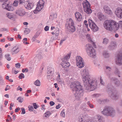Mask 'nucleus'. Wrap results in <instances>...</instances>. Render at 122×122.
<instances>
[{
    "instance_id": "obj_1",
    "label": "nucleus",
    "mask_w": 122,
    "mask_h": 122,
    "mask_svg": "<svg viewBox=\"0 0 122 122\" xmlns=\"http://www.w3.org/2000/svg\"><path fill=\"white\" fill-rule=\"evenodd\" d=\"M81 74L85 89L89 91H92L96 89L97 83L96 81L91 78V76L87 68L81 70Z\"/></svg>"
},
{
    "instance_id": "obj_2",
    "label": "nucleus",
    "mask_w": 122,
    "mask_h": 122,
    "mask_svg": "<svg viewBox=\"0 0 122 122\" xmlns=\"http://www.w3.org/2000/svg\"><path fill=\"white\" fill-rule=\"evenodd\" d=\"M70 86L72 91L75 92V95L76 98L79 99L78 98H80L83 96L82 93L83 92V90L80 82L77 81L72 82Z\"/></svg>"
},
{
    "instance_id": "obj_3",
    "label": "nucleus",
    "mask_w": 122,
    "mask_h": 122,
    "mask_svg": "<svg viewBox=\"0 0 122 122\" xmlns=\"http://www.w3.org/2000/svg\"><path fill=\"white\" fill-rule=\"evenodd\" d=\"M104 27L107 30L112 31L117 30L119 28L118 24L115 21L111 20H105L103 24Z\"/></svg>"
},
{
    "instance_id": "obj_4",
    "label": "nucleus",
    "mask_w": 122,
    "mask_h": 122,
    "mask_svg": "<svg viewBox=\"0 0 122 122\" xmlns=\"http://www.w3.org/2000/svg\"><path fill=\"white\" fill-rule=\"evenodd\" d=\"M108 92L109 94H111V97L114 100L117 99L119 97L117 91L115 88L111 84H109L107 86Z\"/></svg>"
},
{
    "instance_id": "obj_5",
    "label": "nucleus",
    "mask_w": 122,
    "mask_h": 122,
    "mask_svg": "<svg viewBox=\"0 0 122 122\" xmlns=\"http://www.w3.org/2000/svg\"><path fill=\"white\" fill-rule=\"evenodd\" d=\"M66 31L69 33L75 32L76 30L74 21L71 18H70L65 24Z\"/></svg>"
},
{
    "instance_id": "obj_6",
    "label": "nucleus",
    "mask_w": 122,
    "mask_h": 122,
    "mask_svg": "<svg viewBox=\"0 0 122 122\" xmlns=\"http://www.w3.org/2000/svg\"><path fill=\"white\" fill-rule=\"evenodd\" d=\"M101 112L105 115L112 117L113 116L115 113V111L114 109L111 107L108 106L105 107Z\"/></svg>"
},
{
    "instance_id": "obj_7",
    "label": "nucleus",
    "mask_w": 122,
    "mask_h": 122,
    "mask_svg": "<svg viewBox=\"0 0 122 122\" xmlns=\"http://www.w3.org/2000/svg\"><path fill=\"white\" fill-rule=\"evenodd\" d=\"M86 51L88 55L92 58H94L96 55L95 50L91 45L87 44L86 45Z\"/></svg>"
},
{
    "instance_id": "obj_8",
    "label": "nucleus",
    "mask_w": 122,
    "mask_h": 122,
    "mask_svg": "<svg viewBox=\"0 0 122 122\" xmlns=\"http://www.w3.org/2000/svg\"><path fill=\"white\" fill-rule=\"evenodd\" d=\"M122 48L120 51L115 56V62L116 64L118 65L121 66L122 65Z\"/></svg>"
},
{
    "instance_id": "obj_9",
    "label": "nucleus",
    "mask_w": 122,
    "mask_h": 122,
    "mask_svg": "<svg viewBox=\"0 0 122 122\" xmlns=\"http://www.w3.org/2000/svg\"><path fill=\"white\" fill-rule=\"evenodd\" d=\"M86 2H83L82 3L84 10V12L87 14H89L92 12V10L90 8V3L86 0Z\"/></svg>"
},
{
    "instance_id": "obj_10",
    "label": "nucleus",
    "mask_w": 122,
    "mask_h": 122,
    "mask_svg": "<svg viewBox=\"0 0 122 122\" xmlns=\"http://www.w3.org/2000/svg\"><path fill=\"white\" fill-rule=\"evenodd\" d=\"M76 65L77 66L82 68L84 66V61L82 58L79 56H77L76 57Z\"/></svg>"
},
{
    "instance_id": "obj_11",
    "label": "nucleus",
    "mask_w": 122,
    "mask_h": 122,
    "mask_svg": "<svg viewBox=\"0 0 122 122\" xmlns=\"http://www.w3.org/2000/svg\"><path fill=\"white\" fill-rule=\"evenodd\" d=\"M45 2L42 0H40L38 2L37 5L36 9L33 11L35 14H36L37 12L36 10H37L38 11H41L43 8Z\"/></svg>"
},
{
    "instance_id": "obj_12",
    "label": "nucleus",
    "mask_w": 122,
    "mask_h": 122,
    "mask_svg": "<svg viewBox=\"0 0 122 122\" xmlns=\"http://www.w3.org/2000/svg\"><path fill=\"white\" fill-rule=\"evenodd\" d=\"M88 22L89 26L93 31L96 32L98 30V27L92 20L89 19Z\"/></svg>"
},
{
    "instance_id": "obj_13",
    "label": "nucleus",
    "mask_w": 122,
    "mask_h": 122,
    "mask_svg": "<svg viewBox=\"0 0 122 122\" xmlns=\"http://www.w3.org/2000/svg\"><path fill=\"white\" fill-rule=\"evenodd\" d=\"M6 1H4V3L2 4V6L4 9L10 11H12L13 8L9 4H6Z\"/></svg>"
},
{
    "instance_id": "obj_14",
    "label": "nucleus",
    "mask_w": 122,
    "mask_h": 122,
    "mask_svg": "<svg viewBox=\"0 0 122 122\" xmlns=\"http://www.w3.org/2000/svg\"><path fill=\"white\" fill-rule=\"evenodd\" d=\"M103 9L107 14L110 15H112L113 12L110 7L107 5H105L103 7Z\"/></svg>"
},
{
    "instance_id": "obj_15",
    "label": "nucleus",
    "mask_w": 122,
    "mask_h": 122,
    "mask_svg": "<svg viewBox=\"0 0 122 122\" xmlns=\"http://www.w3.org/2000/svg\"><path fill=\"white\" fill-rule=\"evenodd\" d=\"M47 71L48 78L50 79L52 77V75L54 72V69L52 67H48L47 69Z\"/></svg>"
},
{
    "instance_id": "obj_16",
    "label": "nucleus",
    "mask_w": 122,
    "mask_h": 122,
    "mask_svg": "<svg viewBox=\"0 0 122 122\" xmlns=\"http://www.w3.org/2000/svg\"><path fill=\"white\" fill-rule=\"evenodd\" d=\"M115 13L118 17L122 18V9L121 8H117L115 10Z\"/></svg>"
},
{
    "instance_id": "obj_17",
    "label": "nucleus",
    "mask_w": 122,
    "mask_h": 122,
    "mask_svg": "<svg viewBox=\"0 0 122 122\" xmlns=\"http://www.w3.org/2000/svg\"><path fill=\"white\" fill-rule=\"evenodd\" d=\"M83 117L82 114H81L80 117L78 118L79 121L81 122H96L94 119H90L88 121L85 120L84 117Z\"/></svg>"
},
{
    "instance_id": "obj_18",
    "label": "nucleus",
    "mask_w": 122,
    "mask_h": 122,
    "mask_svg": "<svg viewBox=\"0 0 122 122\" xmlns=\"http://www.w3.org/2000/svg\"><path fill=\"white\" fill-rule=\"evenodd\" d=\"M75 19L76 21L79 22L82 20V16L80 13L76 12L75 13Z\"/></svg>"
},
{
    "instance_id": "obj_19",
    "label": "nucleus",
    "mask_w": 122,
    "mask_h": 122,
    "mask_svg": "<svg viewBox=\"0 0 122 122\" xmlns=\"http://www.w3.org/2000/svg\"><path fill=\"white\" fill-rule=\"evenodd\" d=\"M71 53L68 54L64 56L61 59L62 61L61 62H68L69 60L70 57Z\"/></svg>"
},
{
    "instance_id": "obj_20",
    "label": "nucleus",
    "mask_w": 122,
    "mask_h": 122,
    "mask_svg": "<svg viewBox=\"0 0 122 122\" xmlns=\"http://www.w3.org/2000/svg\"><path fill=\"white\" fill-rule=\"evenodd\" d=\"M111 80L112 81L114 82L115 85L116 86H118L120 85V81L116 78L112 77L111 78Z\"/></svg>"
},
{
    "instance_id": "obj_21",
    "label": "nucleus",
    "mask_w": 122,
    "mask_h": 122,
    "mask_svg": "<svg viewBox=\"0 0 122 122\" xmlns=\"http://www.w3.org/2000/svg\"><path fill=\"white\" fill-rule=\"evenodd\" d=\"M20 50L19 48L16 46L14 47L11 49V53L12 54H15L17 53Z\"/></svg>"
},
{
    "instance_id": "obj_22",
    "label": "nucleus",
    "mask_w": 122,
    "mask_h": 122,
    "mask_svg": "<svg viewBox=\"0 0 122 122\" xmlns=\"http://www.w3.org/2000/svg\"><path fill=\"white\" fill-rule=\"evenodd\" d=\"M16 14L20 16H23L25 14L24 10L22 9H19L16 12Z\"/></svg>"
},
{
    "instance_id": "obj_23",
    "label": "nucleus",
    "mask_w": 122,
    "mask_h": 122,
    "mask_svg": "<svg viewBox=\"0 0 122 122\" xmlns=\"http://www.w3.org/2000/svg\"><path fill=\"white\" fill-rule=\"evenodd\" d=\"M59 32L60 31L59 29L58 28H57L56 29V30L54 31V32H51V34L52 35H54L55 36V38H54V39H56L58 38Z\"/></svg>"
},
{
    "instance_id": "obj_24",
    "label": "nucleus",
    "mask_w": 122,
    "mask_h": 122,
    "mask_svg": "<svg viewBox=\"0 0 122 122\" xmlns=\"http://www.w3.org/2000/svg\"><path fill=\"white\" fill-rule=\"evenodd\" d=\"M24 6L27 9L30 10L34 6V4L33 2H29L27 4H25Z\"/></svg>"
},
{
    "instance_id": "obj_25",
    "label": "nucleus",
    "mask_w": 122,
    "mask_h": 122,
    "mask_svg": "<svg viewBox=\"0 0 122 122\" xmlns=\"http://www.w3.org/2000/svg\"><path fill=\"white\" fill-rule=\"evenodd\" d=\"M116 47V42L114 41L112 42L111 44L108 46V48L110 50H112L114 49Z\"/></svg>"
},
{
    "instance_id": "obj_26",
    "label": "nucleus",
    "mask_w": 122,
    "mask_h": 122,
    "mask_svg": "<svg viewBox=\"0 0 122 122\" xmlns=\"http://www.w3.org/2000/svg\"><path fill=\"white\" fill-rule=\"evenodd\" d=\"M6 16L9 18L12 19L14 18V15L12 13H7L6 14Z\"/></svg>"
},
{
    "instance_id": "obj_27",
    "label": "nucleus",
    "mask_w": 122,
    "mask_h": 122,
    "mask_svg": "<svg viewBox=\"0 0 122 122\" xmlns=\"http://www.w3.org/2000/svg\"><path fill=\"white\" fill-rule=\"evenodd\" d=\"M61 65L63 68L69 67L70 65L69 63L68 62H65V63L61 62Z\"/></svg>"
},
{
    "instance_id": "obj_28",
    "label": "nucleus",
    "mask_w": 122,
    "mask_h": 122,
    "mask_svg": "<svg viewBox=\"0 0 122 122\" xmlns=\"http://www.w3.org/2000/svg\"><path fill=\"white\" fill-rule=\"evenodd\" d=\"M97 118L99 122H104L105 120L104 118L99 115L97 116Z\"/></svg>"
},
{
    "instance_id": "obj_29",
    "label": "nucleus",
    "mask_w": 122,
    "mask_h": 122,
    "mask_svg": "<svg viewBox=\"0 0 122 122\" xmlns=\"http://www.w3.org/2000/svg\"><path fill=\"white\" fill-rule=\"evenodd\" d=\"M5 58L8 61H10L11 59V58L9 54L7 53L5 54Z\"/></svg>"
},
{
    "instance_id": "obj_30",
    "label": "nucleus",
    "mask_w": 122,
    "mask_h": 122,
    "mask_svg": "<svg viewBox=\"0 0 122 122\" xmlns=\"http://www.w3.org/2000/svg\"><path fill=\"white\" fill-rule=\"evenodd\" d=\"M114 73L116 75H117L119 77H120L121 76L119 75L120 73V71L116 67L115 68V70L114 71Z\"/></svg>"
},
{
    "instance_id": "obj_31",
    "label": "nucleus",
    "mask_w": 122,
    "mask_h": 122,
    "mask_svg": "<svg viewBox=\"0 0 122 122\" xmlns=\"http://www.w3.org/2000/svg\"><path fill=\"white\" fill-rule=\"evenodd\" d=\"M51 113L50 111H48L46 112L44 115H45V117H49L51 115Z\"/></svg>"
},
{
    "instance_id": "obj_32",
    "label": "nucleus",
    "mask_w": 122,
    "mask_h": 122,
    "mask_svg": "<svg viewBox=\"0 0 122 122\" xmlns=\"http://www.w3.org/2000/svg\"><path fill=\"white\" fill-rule=\"evenodd\" d=\"M103 54L105 58H107L109 56V54L107 51H104Z\"/></svg>"
},
{
    "instance_id": "obj_33",
    "label": "nucleus",
    "mask_w": 122,
    "mask_h": 122,
    "mask_svg": "<svg viewBox=\"0 0 122 122\" xmlns=\"http://www.w3.org/2000/svg\"><path fill=\"white\" fill-rule=\"evenodd\" d=\"M34 84L37 86H39L41 85V82L38 80L36 81L34 83Z\"/></svg>"
},
{
    "instance_id": "obj_34",
    "label": "nucleus",
    "mask_w": 122,
    "mask_h": 122,
    "mask_svg": "<svg viewBox=\"0 0 122 122\" xmlns=\"http://www.w3.org/2000/svg\"><path fill=\"white\" fill-rule=\"evenodd\" d=\"M103 15L101 13H100L98 16V18L100 20H102L103 19Z\"/></svg>"
},
{
    "instance_id": "obj_35",
    "label": "nucleus",
    "mask_w": 122,
    "mask_h": 122,
    "mask_svg": "<svg viewBox=\"0 0 122 122\" xmlns=\"http://www.w3.org/2000/svg\"><path fill=\"white\" fill-rule=\"evenodd\" d=\"M56 13H54L50 15V18H51L52 20H53L54 18H56Z\"/></svg>"
},
{
    "instance_id": "obj_36",
    "label": "nucleus",
    "mask_w": 122,
    "mask_h": 122,
    "mask_svg": "<svg viewBox=\"0 0 122 122\" xmlns=\"http://www.w3.org/2000/svg\"><path fill=\"white\" fill-rule=\"evenodd\" d=\"M109 42V40L107 38H104L103 40L102 43L105 45L107 44Z\"/></svg>"
},
{
    "instance_id": "obj_37",
    "label": "nucleus",
    "mask_w": 122,
    "mask_h": 122,
    "mask_svg": "<svg viewBox=\"0 0 122 122\" xmlns=\"http://www.w3.org/2000/svg\"><path fill=\"white\" fill-rule=\"evenodd\" d=\"M61 116L64 118L65 117V110L63 109L62 110L61 112L60 113Z\"/></svg>"
},
{
    "instance_id": "obj_38",
    "label": "nucleus",
    "mask_w": 122,
    "mask_h": 122,
    "mask_svg": "<svg viewBox=\"0 0 122 122\" xmlns=\"http://www.w3.org/2000/svg\"><path fill=\"white\" fill-rule=\"evenodd\" d=\"M18 1L17 0H15L14 1L13 3V6L15 7H16L18 5Z\"/></svg>"
},
{
    "instance_id": "obj_39",
    "label": "nucleus",
    "mask_w": 122,
    "mask_h": 122,
    "mask_svg": "<svg viewBox=\"0 0 122 122\" xmlns=\"http://www.w3.org/2000/svg\"><path fill=\"white\" fill-rule=\"evenodd\" d=\"M17 100H18V101L19 102L21 103L23 102L24 99L22 97H19L17 98Z\"/></svg>"
},
{
    "instance_id": "obj_40",
    "label": "nucleus",
    "mask_w": 122,
    "mask_h": 122,
    "mask_svg": "<svg viewBox=\"0 0 122 122\" xmlns=\"http://www.w3.org/2000/svg\"><path fill=\"white\" fill-rule=\"evenodd\" d=\"M24 75L23 73H20L18 76V78L20 79H21L22 78H24Z\"/></svg>"
},
{
    "instance_id": "obj_41",
    "label": "nucleus",
    "mask_w": 122,
    "mask_h": 122,
    "mask_svg": "<svg viewBox=\"0 0 122 122\" xmlns=\"http://www.w3.org/2000/svg\"><path fill=\"white\" fill-rule=\"evenodd\" d=\"M28 107L29 110L31 112L34 109L33 106H29Z\"/></svg>"
},
{
    "instance_id": "obj_42",
    "label": "nucleus",
    "mask_w": 122,
    "mask_h": 122,
    "mask_svg": "<svg viewBox=\"0 0 122 122\" xmlns=\"http://www.w3.org/2000/svg\"><path fill=\"white\" fill-rule=\"evenodd\" d=\"M117 23L119 25V27H120L121 29L122 30V21H120Z\"/></svg>"
},
{
    "instance_id": "obj_43",
    "label": "nucleus",
    "mask_w": 122,
    "mask_h": 122,
    "mask_svg": "<svg viewBox=\"0 0 122 122\" xmlns=\"http://www.w3.org/2000/svg\"><path fill=\"white\" fill-rule=\"evenodd\" d=\"M57 80L58 81V82L59 84L62 85L63 84L64 81L63 80L61 79H60V80L59 79Z\"/></svg>"
},
{
    "instance_id": "obj_44",
    "label": "nucleus",
    "mask_w": 122,
    "mask_h": 122,
    "mask_svg": "<svg viewBox=\"0 0 122 122\" xmlns=\"http://www.w3.org/2000/svg\"><path fill=\"white\" fill-rule=\"evenodd\" d=\"M18 1L19 5L22 4L25 2V0H17Z\"/></svg>"
},
{
    "instance_id": "obj_45",
    "label": "nucleus",
    "mask_w": 122,
    "mask_h": 122,
    "mask_svg": "<svg viewBox=\"0 0 122 122\" xmlns=\"http://www.w3.org/2000/svg\"><path fill=\"white\" fill-rule=\"evenodd\" d=\"M30 32V30L29 29H26L24 31V33L26 34H28Z\"/></svg>"
},
{
    "instance_id": "obj_46",
    "label": "nucleus",
    "mask_w": 122,
    "mask_h": 122,
    "mask_svg": "<svg viewBox=\"0 0 122 122\" xmlns=\"http://www.w3.org/2000/svg\"><path fill=\"white\" fill-rule=\"evenodd\" d=\"M20 66V63H16L15 64V66L17 68H19Z\"/></svg>"
},
{
    "instance_id": "obj_47",
    "label": "nucleus",
    "mask_w": 122,
    "mask_h": 122,
    "mask_svg": "<svg viewBox=\"0 0 122 122\" xmlns=\"http://www.w3.org/2000/svg\"><path fill=\"white\" fill-rule=\"evenodd\" d=\"M37 57H36L38 59V60L40 61L42 58V56L40 54H38L37 55Z\"/></svg>"
},
{
    "instance_id": "obj_48",
    "label": "nucleus",
    "mask_w": 122,
    "mask_h": 122,
    "mask_svg": "<svg viewBox=\"0 0 122 122\" xmlns=\"http://www.w3.org/2000/svg\"><path fill=\"white\" fill-rule=\"evenodd\" d=\"M21 110H22V112L21 114H24L25 113V109L24 108L22 107L21 108Z\"/></svg>"
},
{
    "instance_id": "obj_49",
    "label": "nucleus",
    "mask_w": 122,
    "mask_h": 122,
    "mask_svg": "<svg viewBox=\"0 0 122 122\" xmlns=\"http://www.w3.org/2000/svg\"><path fill=\"white\" fill-rule=\"evenodd\" d=\"M0 31H8V29L5 28H3L0 29Z\"/></svg>"
},
{
    "instance_id": "obj_50",
    "label": "nucleus",
    "mask_w": 122,
    "mask_h": 122,
    "mask_svg": "<svg viewBox=\"0 0 122 122\" xmlns=\"http://www.w3.org/2000/svg\"><path fill=\"white\" fill-rule=\"evenodd\" d=\"M33 106L34 107L35 109H36L38 107L36 103H33Z\"/></svg>"
},
{
    "instance_id": "obj_51",
    "label": "nucleus",
    "mask_w": 122,
    "mask_h": 122,
    "mask_svg": "<svg viewBox=\"0 0 122 122\" xmlns=\"http://www.w3.org/2000/svg\"><path fill=\"white\" fill-rule=\"evenodd\" d=\"M49 27L48 26H46L45 27L44 29V30L46 31H47L49 30Z\"/></svg>"
},
{
    "instance_id": "obj_52",
    "label": "nucleus",
    "mask_w": 122,
    "mask_h": 122,
    "mask_svg": "<svg viewBox=\"0 0 122 122\" xmlns=\"http://www.w3.org/2000/svg\"><path fill=\"white\" fill-rule=\"evenodd\" d=\"M106 69L109 71H110L112 70L111 68L109 66H106Z\"/></svg>"
},
{
    "instance_id": "obj_53",
    "label": "nucleus",
    "mask_w": 122,
    "mask_h": 122,
    "mask_svg": "<svg viewBox=\"0 0 122 122\" xmlns=\"http://www.w3.org/2000/svg\"><path fill=\"white\" fill-rule=\"evenodd\" d=\"M49 104L51 106H53L55 104V103L52 101H51L49 102Z\"/></svg>"
},
{
    "instance_id": "obj_54",
    "label": "nucleus",
    "mask_w": 122,
    "mask_h": 122,
    "mask_svg": "<svg viewBox=\"0 0 122 122\" xmlns=\"http://www.w3.org/2000/svg\"><path fill=\"white\" fill-rule=\"evenodd\" d=\"M40 34H38L37 33H36V34H35L34 36H33V37H34V38H37L39 36V35Z\"/></svg>"
},
{
    "instance_id": "obj_55",
    "label": "nucleus",
    "mask_w": 122,
    "mask_h": 122,
    "mask_svg": "<svg viewBox=\"0 0 122 122\" xmlns=\"http://www.w3.org/2000/svg\"><path fill=\"white\" fill-rule=\"evenodd\" d=\"M87 21L86 20H85L84 21V23L85 25L86 26V28L88 27V24L87 23Z\"/></svg>"
},
{
    "instance_id": "obj_56",
    "label": "nucleus",
    "mask_w": 122,
    "mask_h": 122,
    "mask_svg": "<svg viewBox=\"0 0 122 122\" xmlns=\"http://www.w3.org/2000/svg\"><path fill=\"white\" fill-rule=\"evenodd\" d=\"M65 40H66V39H61L60 41L59 44L60 45H61L63 41H65Z\"/></svg>"
},
{
    "instance_id": "obj_57",
    "label": "nucleus",
    "mask_w": 122,
    "mask_h": 122,
    "mask_svg": "<svg viewBox=\"0 0 122 122\" xmlns=\"http://www.w3.org/2000/svg\"><path fill=\"white\" fill-rule=\"evenodd\" d=\"M100 81V83L102 85H104V83L103 82L102 79L101 77Z\"/></svg>"
},
{
    "instance_id": "obj_58",
    "label": "nucleus",
    "mask_w": 122,
    "mask_h": 122,
    "mask_svg": "<svg viewBox=\"0 0 122 122\" xmlns=\"http://www.w3.org/2000/svg\"><path fill=\"white\" fill-rule=\"evenodd\" d=\"M86 104H82L80 106V108H81L86 106Z\"/></svg>"
},
{
    "instance_id": "obj_59",
    "label": "nucleus",
    "mask_w": 122,
    "mask_h": 122,
    "mask_svg": "<svg viewBox=\"0 0 122 122\" xmlns=\"http://www.w3.org/2000/svg\"><path fill=\"white\" fill-rule=\"evenodd\" d=\"M7 39L9 41H13L14 40V39L13 38H9V37H8L7 38Z\"/></svg>"
},
{
    "instance_id": "obj_60",
    "label": "nucleus",
    "mask_w": 122,
    "mask_h": 122,
    "mask_svg": "<svg viewBox=\"0 0 122 122\" xmlns=\"http://www.w3.org/2000/svg\"><path fill=\"white\" fill-rule=\"evenodd\" d=\"M61 106H60V104H59L57 105H56V108L57 109H58L60 108Z\"/></svg>"
},
{
    "instance_id": "obj_61",
    "label": "nucleus",
    "mask_w": 122,
    "mask_h": 122,
    "mask_svg": "<svg viewBox=\"0 0 122 122\" xmlns=\"http://www.w3.org/2000/svg\"><path fill=\"white\" fill-rule=\"evenodd\" d=\"M3 79H0V84L3 85Z\"/></svg>"
},
{
    "instance_id": "obj_62",
    "label": "nucleus",
    "mask_w": 122,
    "mask_h": 122,
    "mask_svg": "<svg viewBox=\"0 0 122 122\" xmlns=\"http://www.w3.org/2000/svg\"><path fill=\"white\" fill-rule=\"evenodd\" d=\"M3 58L2 55V53L0 54V61H1Z\"/></svg>"
},
{
    "instance_id": "obj_63",
    "label": "nucleus",
    "mask_w": 122,
    "mask_h": 122,
    "mask_svg": "<svg viewBox=\"0 0 122 122\" xmlns=\"http://www.w3.org/2000/svg\"><path fill=\"white\" fill-rule=\"evenodd\" d=\"M106 102V101L105 100H103L102 99V104H104Z\"/></svg>"
},
{
    "instance_id": "obj_64",
    "label": "nucleus",
    "mask_w": 122,
    "mask_h": 122,
    "mask_svg": "<svg viewBox=\"0 0 122 122\" xmlns=\"http://www.w3.org/2000/svg\"><path fill=\"white\" fill-rule=\"evenodd\" d=\"M102 99H100L98 101L99 103L100 104H102Z\"/></svg>"
}]
</instances>
